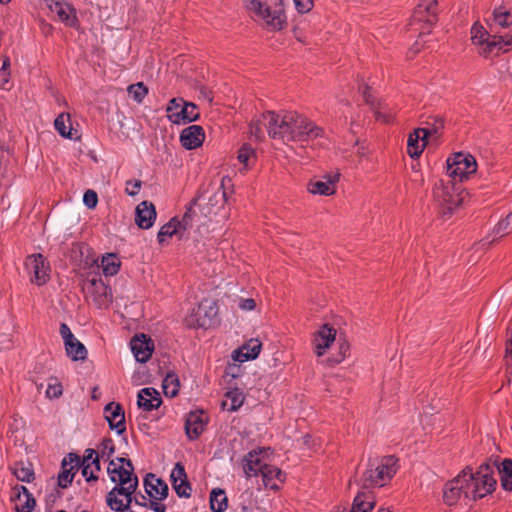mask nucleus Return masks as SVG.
I'll return each instance as SVG.
<instances>
[{"instance_id": "nucleus-1", "label": "nucleus", "mask_w": 512, "mask_h": 512, "mask_svg": "<svg viewBox=\"0 0 512 512\" xmlns=\"http://www.w3.org/2000/svg\"><path fill=\"white\" fill-rule=\"evenodd\" d=\"M268 135L283 143L308 142L323 135V129L297 112H285L283 115L267 111L262 115Z\"/></svg>"}, {"instance_id": "nucleus-2", "label": "nucleus", "mask_w": 512, "mask_h": 512, "mask_svg": "<svg viewBox=\"0 0 512 512\" xmlns=\"http://www.w3.org/2000/svg\"><path fill=\"white\" fill-rule=\"evenodd\" d=\"M285 0H244L252 17L270 30H280L286 21Z\"/></svg>"}, {"instance_id": "nucleus-3", "label": "nucleus", "mask_w": 512, "mask_h": 512, "mask_svg": "<svg viewBox=\"0 0 512 512\" xmlns=\"http://www.w3.org/2000/svg\"><path fill=\"white\" fill-rule=\"evenodd\" d=\"M471 39L478 47L479 53L485 58H492L509 51L512 47V36L489 35L487 30L479 23H474L471 28Z\"/></svg>"}, {"instance_id": "nucleus-4", "label": "nucleus", "mask_w": 512, "mask_h": 512, "mask_svg": "<svg viewBox=\"0 0 512 512\" xmlns=\"http://www.w3.org/2000/svg\"><path fill=\"white\" fill-rule=\"evenodd\" d=\"M464 469L469 470V473L465 475L466 489L468 490L466 493L469 494V499L483 498L494 491L497 481L493 476V466L483 463L475 473L469 466Z\"/></svg>"}, {"instance_id": "nucleus-5", "label": "nucleus", "mask_w": 512, "mask_h": 512, "mask_svg": "<svg viewBox=\"0 0 512 512\" xmlns=\"http://www.w3.org/2000/svg\"><path fill=\"white\" fill-rule=\"evenodd\" d=\"M398 459L392 455L384 456L380 460L369 461L368 468L363 473L361 483L363 488L382 487L390 481L397 471Z\"/></svg>"}, {"instance_id": "nucleus-6", "label": "nucleus", "mask_w": 512, "mask_h": 512, "mask_svg": "<svg viewBox=\"0 0 512 512\" xmlns=\"http://www.w3.org/2000/svg\"><path fill=\"white\" fill-rule=\"evenodd\" d=\"M434 199L441 208L443 217H449L459 207L463 200V190L460 185L452 180L444 182L441 180L434 188Z\"/></svg>"}, {"instance_id": "nucleus-7", "label": "nucleus", "mask_w": 512, "mask_h": 512, "mask_svg": "<svg viewBox=\"0 0 512 512\" xmlns=\"http://www.w3.org/2000/svg\"><path fill=\"white\" fill-rule=\"evenodd\" d=\"M218 307L212 300L205 299L193 308L185 318V323L191 328H209L216 322Z\"/></svg>"}, {"instance_id": "nucleus-8", "label": "nucleus", "mask_w": 512, "mask_h": 512, "mask_svg": "<svg viewBox=\"0 0 512 512\" xmlns=\"http://www.w3.org/2000/svg\"><path fill=\"white\" fill-rule=\"evenodd\" d=\"M477 170L475 158L462 152L455 153L447 159V175L452 181H463Z\"/></svg>"}, {"instance_id": "nucleus-9", "label": "nucleus", "mask_w": 512, "mask_h": 512, "mask_svg": "<svg viewBox=\"0 0 512 512\" xmlns=\"http://www.w3.org/2000/svg\"><path fill=\"white\" fill-rule=\"evenodd\" d=\"M168 119L175 124L190 123L199 118L197 106L183 98H173L166 108Z\"/></svg>"}, {"instance_id": "nucleus-10", "label": "nucleus", "mask_w": 512, "mask_h": 512, "mask_svg": "<svg viewBox=\"0 0 512 512\" xmlns=\"http://www.w3.org/2000/svg\"><path fill=\"white\" fill-rule=\"evenodd\" d=\"M83 290L86 298L99 309L107 308L112 302L111 289L97 275L87 280Z\"/></svg>"}, {"instance_id": "nucleus-11", "label": "nucleus", "mask_w": 512, "mask_h": 512, "mask_svg": "<svg viewBox=\"0 0 512 512\" xmlns=\"http://www.w3.org/2000/svg\"><path fill=\"white\" fill-rule=\"evenodd\" d=\"M107 473L111 481L118 486H127L138 480L131 460L124 457L109 460Z\"/></svg>"}, {"instance_id": "nucleus-12", "label": "nucleus", "mask_w": 512, "mask_h": 512, "mask_svg": "<svg viewBox=\"0 0 512 512\" xmlns=\"http://www.w3.org/2000/svg\"><path fill=\"white\" fill-rule=\"evenodd\" d=\"M468 469H463L455 478L445 483L443 487V502L448 506L457 504L461 499H469L465 480Z\"/></svg>"}, {"instance_id": "nucleus-13", "label": "nucleus", "mask_w": 512, "mask_h": 512, "mask_svg": "<svg viewBox=\"0 0 512 512\" xmlns=\"http://www.w3.org/2000/svg\"><path fill=\"white\" fill-rule=\"evenodd\" d=\"M413 18L415 21L424 22L421 34L429 31L430 27L437 21V0H422L416 7Z\"/></svg>"}, {"instance_id": "nucleus-14", "label": "nucleus", "mask_w": 512, "mask_h": 512, "mask_svg": "<svg viewBox=\"0 0 512 512\" xmlns=\"http://www.w3.org/2000/svg\"><path fill=\"white\" fill-rule=\"evenodd\" d=\"M48 9L55 13L60 22L64 25L76 28L79 24L76 9L65 0H55L50 3Z\"/></svg>"}, {"instance_id": "nucleus-15", "label": "nucleus", "mask_w": 512, "mask_h": 512, "mask_svg": "<svg viewBox=\"0 0 512 512\" xmlns=\"http://www.w3.org/2000/svg\"><path fill=\"white\" fill-rule=\"evenodd\" d=\"M26 265L34 274V278L32 279L34 283L43 285L48 281L50 268L42 254L29 256Z\"/></svg>"}, {"instance_id": "nucleus-16", "label": "nucleus", "mask_w": 512, "mask_h": 512, "mask_svg": "<svg viewBox=\"0 0 512 512\" xmlns=\"http://www.w3.org/2000/svg\"><path fill=\"white\" fill-rule=\"evenodd\" d=\"M131 350L138 362H147L154 350V344L145 334L135 335L130 342Z\"/></svg>"}, {"instance_id": "nucleus-17", "label": "nucleus", "mask_w": 512, "mask_h": 512, "mask_svg": "<svg viewBox=\"0 0 512 512\" xmlns=\"http://www.w3.org/2000/svg\"><path fill=\"white\" fill-rule=\"evenodd\" d=\"M80 465V457L74 453H69L62 460V471L58 476V485L61 488H67L73 481L74 470H77Z\"/></svg>"}, {"instance_id": "nucleus-18", "label": "nucleus", "mask_w": 512, "mask_h": 512, "mask_svg": "<svg viewBox=\"0 0 512 512\" xmlns=\"http://www.w3.org/2000/svg\"><path fill=\"white\" fill-rule=\"evenodd\" d=\"M104 414L111 429L116 430L118 434L125 432V415L120 404L108 403L104 408Z\"/></svg>"}, {"instance_id": "nucleus-19", "label": "nucleus", "mask_w": 512, "mask_h": 512, "mask_svg": "<svg viewBox=\"0 0 512 512\" xmlns=\"http://www.w3.org/2000/svg\"><path fill=\"white\" fill-rule=\"evenodd\" d=\"M431 135L430 129H415L409 134L407 141V152L410 157L417 158L427 145V137Z\"/></svg>"}, {"instance_id": "nucleus-20", "label": "nucleus", "mask_w": 512, "mask_h": 512, "mask_svg": "<svg viewBox=\"0 0 512 512\" xmlns=\"http://www.w3.org/2000/svg\"><path fill=\"white\" fill-rule=\"evenodd\" d=\"M336 330L327 324H324L315 334L313 339L314 351L318 357H321L326 349L335 341Z\"/></svg>"}, {"instance_id": "nucleus-21", "label": "nucleus", "mask_w": 512, "mask_h": 512, "mask_svg": "<svg viewBox=\"0 0 512 512\" xmlns=\"http://www.w3.org/2000/svg\"><path fill=\"white\" fill-rule=\"evenodd\" d=\"M205 139V132L199 125H191L182 130L180 142L186 149L192 150L202 145Z\"/></svg>"}, {"instance_id": "nucleus-22", "label": "nucleus", "mask_w": 512, "mask_h": 512, "mask_svg": "<svg viewBox=\"0 0 512 512\" xmlns=\"http://www.w3.org/2000/svg\"><path fill=\"white\" fill-rule=\"evenodd\" d=\"M206 419L203 411L190 412L185 422V432L190 440H196L204 431Z\"/></svg>"}, {"instance_id": "nucleus-23", "label": "nucleus", "mask_w": 512, "mask_h": 512, "mask_svg": "<svg viewBox=\"0 0 512 512\" xmlns=\"http://www.w3.org/2000/svg\"><path fill=\"white\" fill-rule=\"evenodd\" d=\"M146 493L153 499L164 500L168 496V485L154 474L149 473L144 479Z\"/></svg>"}, {"instance_id": "nucleus-24", "label": "nucleus", "mask_w": 512, "mask_h": 512, "mask_svg": "<svg viewBox=\"0 0 512 512\" xmlns=\"http://www.w3.org/2000/svg\"><path fill=\"white\" fill-rule=\"evenodd\" d=\"M156 219V210L153 203L143 201L136 207L135 222L142 229L152 227Z\"/></svg>"}, {"instance_id": "nucleus-25", "label": "nucleus", "mask_w": 512, "mask_h": 512, "mask_svg": "<svg viewBox=\"0 0 512 512\" xmlns=\"http://www.w3.org/2000/svg\"><path fill=\"white\" fill-rule=\"evenodd\" d=\"M360 89L365 103L370 106L376 119L384 123H389L393 119V114L384 111L385 107L373 97L370 92V87L363 85Z\"/></svg>"}, {"instance_id": "nucleus-26", "label": "nucleus", "mask_w": 512, "mask_h": 512, "mask_svg": "<svg viewBox=\"0 0 512 512\" xmlns=\"http://www.w3.org/2000/svg\"><path fill=\"white\" fill-rule=\"evenodd\" d=\"M162 403L159 392L154 388H143L138 392L137 404L144 411L157 409Z\"/></svg>"}, {"instance_id": "nucleus-27", "label": "nucleus", "mask_w": 512, "mask_h": 512, "mask_svg": "<svg viewBox=\"0 0 512 512\" xmlns=\"http://www.w3.org/2000/svg\"><path fill=\"white\" fill-rule=\"evenodd\" d=\"M262 453V449L252 450L247 455H245L243 459V470L247 477L257 476L259 473H262V468L267 467V464H264L260 454Z\"/></svg>"}, {"instance_id": "nucleus-28", "label": "nucleus", "mask_w": 512, "mask_h": 512, "mask_svg": "<svg viewBox=\"0 0 512 512\" xmlns=\"http://www.w3.org/2000/svg\"><path fill=\"white\" fill-rule=\"evenodd\" d=\"M262 344L257 339H251L246 344L235 350L233 359L238 362H244L257 358L260 353Z\"/></svg>"}, {"instance_id": "nucleus-29", "label": "nucleus", "mask_w": 512, "mask_h": 512, "mask_svg": "<svg viewBox=\"0 0 512 512\" xmlns=\"http://www.w3.org/2000/svg\"><path fill=\"white\" fill-rule=\"evenodd\" d=\"M339 175L329 176L325 181L315 180L308 183L307 189L312 194L330 196L336 191L335 183L338 181Z\"/></svg>"}, {"instance_id": "nucleus-30", "label": "nucleus", "mask_w": 512, "mask_h": 512, "mask_svg": "<svg viewBox=\"0 0 512 512\" xmlns=\"http://www.w3.org/2000/svg\"><path fill=\"white\" fill-rule=\"evenodd\" d=\"M261 476L264 486L272 490H278L279 483H283L285 480V475L281 469L272 465L263 467Z\"/></svg>"}, {"instance_id": "nucleus-31", "label": "nucleus", "mask_w": 512, "mask_h": 512, "mask_svg": "<svg viewBox=\"0 0 512 512\" xmlns=\"http://www.w3.org/2000/svg\"><path fill=\"white\" fill-rule=\"evenodd\" d=\"M486 23L492 31L497 27H509L512 25V10H507L502 6L496 7Z\"/></svg>"}, {"instance_id": "nucleus-32", "label": "nucleus", "mask_w": 512, "mask_h": 512, "mask_svg": "<svg viewBox=\"0 0 512 512\" xmlns=\"http://www.w3.org/2000/svg\"><path fill=\"white\" fill-rule=\"evenodd\" d=\"M244 394L242 390L235 388L225 394V399L222 401L221 406L224 410L236 411L244 402Z\"/></svg>"}, {"instance_id": "nucleus-33", "label": "nucleus", "mask_w": 512, "mask_h": 512, "mask_svg": "<svg viewBox=\"0 0 512 512\" xmlns=\"http://www.w3.org/2000/svg\"><path fill=\"white\" fill-rule=\"evenodd\" d=\"M500 475L501 486L506 491L512 490V460L504 459L500 464L496 465Z\"/></svg>"}, {"instance_id": "nucleus-34", "label": "nucleus", "mask_w": 512, "mask_h": 512, "mask_svg": "<svg viewBox=\"0 0 512 512\" xmlns=\"http://www.w3.org/2000/svg\"><path fill=\"white\" fill-rule=\"evenodd\" d=\"M11 470L13 475L22 482H31L34 479V470L29 462H16Z\"/></svg>"}, {"instance_id": "nucleus-35", "label": "nucleus", "mask_w": 512, "mask_h": 512, "mask_svg": "<svg viewBox=\"0 0 512 512\" xmlns=\"http://www.w3.org/2000/svg\"><path fill=\"white\" fill-rule=\"evenodd\" d=\"M120 264V260L116 254H107L102 257L99 267H101L105 276H114L118 273Z\"/></svg>"}, {"instance_id": "nucleus-36", "label": "nucleus", "mask_w": 512, "mask_h": 512, "mask_svg": "<svg viewBox=\"0 0 512 512\" xmlns=\"http://www.w3.org/2000/svg\"><path fill=\"white\" fill-rule=\"evenodd\" d=\"M210 507L213 512H224L227 509V497L224 490L215 488L211 491Z\"/></svg>"}, {"instance_id": "nucleus-37", "label": "nucleus", "mask_w": 512, "mask_h": 512, "mask_svg": "<svg viewBox=\"0 0 512 512\" xmlns=\"http://www.w3.org/2000/svg\"><path fill=\"white\" fill-rule=\"evenodd\" d=\"M173 235H179L182 237V234L179 231L178 220L176 218H172L168 223L160 228L157 239L159 243L162 244L166 238L172 237Z\"/></svg>"}, {"instance_id": "nucleus-38", "label": "nucleus", "mask_w": 512, "mask_h": 512, "mask_svg": "<svg viewBox=\"0 0 512 512\" xmlns=\"http://www.w3.org/2000/svg\"><path fill=\"white\" fill-rule=\"evenodd\" d=\"M130 491L126 488V486H118L112 488L106 495V503L113 511H118L121 505V499L117 496H121V494H128Z\"/></svg>"}, {"instance_id": "nucleus-39", "label": "nucleus", "mask_w": 512, "mask_h": 512, "mask_svg": "<svg viewBox=\"0 0 512 512\" xmlns=\"http://www.w3.org/2000/svg\"><path fill=\"white\" fill-rule=\"evenodd\" d=\"M65 350L73 361L85 360L87 357L86 347L76 338L71 342V346H65Z\"/></svg>"}, {"instance_id": "nucleus-40", "label": "nucleus", "mask_w": 512, "mask_h": 512, "mask_svg": "<svg viewBox=\"0 0 512 512\" xmlns=\"http://www.w3.org/2000/svg\"><path fill=\"white\" fill-rule=\"evenodd\" d=\"M179 386V379L174 373H168L162 384L164 394L169 397H175L178 394Z\"/></svg>"}, {"instance_id": "nucleus-41", "label": "nucleus", "mask_w": 512, "mask_h": 512, "mask_svg": "<svg viewBox=\"0 0 512 512\" xmlns=\"http://www.w3.org/2000/svg\"><path fill=\"white\" fill-rule=\"evenodd\" d=\"M213 190V194L208 198V206L210 212L217 213L225 205L227 197L226 192Z\"/></svg>"}, {"instance_id": "nucleus-42", "label": "nucleus", "mask_w": 512, "mask_h": 512, "mask_svg": "<svg viewBox=\"0 0 512 512\" xmlns=\"http://www.w3.org/2000/svg\"><path fill=\"white\" fill-rule=\"evenodd\" d=\"M493 233L499 237L512 233V211L495 225Z\"/></svg>"}, {"instance_id": "nucleus-43", "label": "nucleus", "mask_w": 512, "mask_h": 512, "mask_svg": "<svg viewBox=\"0 0 512 512\" xmlns=\"http://www.w3.org/2000/svg\"><path fill=\"white\" fill-rule=\"evenodd\" d=\"M66 122H70L69 115L60 114L54 122L55 129L63 137L72 139L71 127L66 125Z\"/></svg>"}, {"instance_id": "nucleus-44", "label": "nucleus", "mask_w": 512, "mask_h": 512, "mask_svg": "<svg viewBox=\"0 0 512 512\" xmlns=\"http://www.w3.org/2000/svg\"><path fill=\"white\" fill-rule=\"evenodd\" d=\"M237 158L239 162L244 165L245 168H248L255 160L256 154L255 151L249 145L244 144L239 149Z\"/></svg>"}, {"instance_id": "nucleus-45", "label": "nucleus", "mask_w": 512, "mask_h": 512, "mask_svg": "<svg viewBox=\"0 0 512 512\" xmlns=\"http://www.w3.org/2000/svg\"><path fill=\"white\" fill-rule=\"evenodd\" d=\"M100 454H98L94 449H86L83 458H80L79 467H83L85 464H92L96 471H100Z\"/></svg>"}, {"instance_id": "nucleus-46", "label": "nucleus", "mask_w": 512, "mask_h": 512, "mask_svg": "<svg viewBox=\"0 0 512 512\" xmlns=\"http://www.w3.org/2000/svg\"><path fill=\"white\" fill-rule=\"evenodd\" d=\"M127 91L138 103H141L148 94V88L143 84V82L131 84L128 86Z\"/></svg>"}, {"instance_id": "nucleus-47", "label": "nucleus", "mask_w": 512, "mask_h": 512, "mask_svg": "<svg viewBox=\"0 0 512 512\" xmlns=\"http://www.w3.org/2000/svg\"><path fill=\"white\" fill-rule=\"evenodd\" d=\"M115 452V445L111 438H104L99 446V454L102 459L109 460Z\"/></svg>"}, {"instance_id": "nucleus-48", "label": "nucleus", "mask_w": 512, "mask_h": 512, "mask_svg": "<svg viewBox=\"0 0 512 512\" xmlns=\"http://www.w3.org/2000/svg\"><path fill=\"white\" fill-rule=\"evenodd\" d=\"M21 489L23 490V493H24V496L26 498V501L24 504L20 505V506H16V510L18 512H31L35 505H36V501L35 499L31 496V494L28 492L27 488L24 487V486H21Z\"/></svg>"}, {"instance_id": "nucleus-49", "label": "nucleus", "mask_w": 512, "mask_h": 512, "mask_svg": "<svg viewBox=\"0 0 512 512\" xmlns=\"http://www.w3.org/2000/svg\"><path fill=\"white\" fill-rule=\"evenodd\" d=\"M11 70L10 66H1L0 68V88L4 90H10L12 84L10 82Z\"/></svg>"}, {"instance_id": "nucleus-50", "label": "nucleus", "mask_w": 512, "mask_h": 512, "mask_svg": "<svg viewBox=\"0 0 512 512\" xmlns=\"http://www.w3.org/2000/svg\"><path fill=\"white\" fill-rule=\"evenodd\" d=\"M173 488L175 489L177 495L179 497L188 498L191 495V486L188 481H178L176 483H172Z\"/></svg>"}, {"instance_id": "nucleus-51", "label": "nucleus", "mask_w": 512, "mask_h": 512, "mask_svg": "<svg viewBox=\"0 0 512 512\" xmlns=\"http://www.w3.org/2000/svg\"><path fill=\"white\" fill-rule=\"evenodd\" d=\"M348 351H349L348 343H346L345 341L340 343L338 356L328 358L327 362L330 365H334V364L340 363L347 356Z\"/></svg>"}, {"instance_id": "nucleus-52", "label": "nucleus", "mask_w": 512, "mask_h": 512, "mask_svg": "<svg viewBox=\"0 0 512 512\" xmlns=\"http://www.w3.org/2000/svg\"><path fill=\"white\" fill-rule=\"evenodd\" d=\"M171 480H172V483H176L178 481H187V476H186L184 466L181 465L180 463H177L175 465L174 469L172 470Z\"/></svg>"}, {"instance_id": "nucleus-53", "label": "nucleus", "mask_w": 512, "mask_h": 512, "mask_svg": "<svg viewBox=\"0 0 512 512\" xmlns=\"http://www.w3.org/2000/svg\"><path fill=\"white\" fill-rule=\"evenodd\" d=\"M84 204L89 208L93 209L98 203V196L94 190H87L83 196Z\"/></svg>"}, {"instance_id": "nucleus-54", "label": "nucleus", "mask_w": 512, "mask_h": 512, "mask_svg": "<svg viewBox=\"0 0 512 512\" xmlns=\"http://www.w3.org/2000/svg\"><path fill=\"white\" fill-rule=\"evenodd\" d=\"M60 334L64 340L65 346H71V342L75 340V336L73 335L67 324L62 323L60 325Z\"/></svg>"}, {"instance_id": "nucleus-55", "label": "nucleus", "mask_w": 512, "mask_h": 512, "mask_svg": "<svg viewBox=\"0 0 512 512\" xmlns=\"http://www.w3.org/2000/svg\"><path fill=\"white\" fill-rule=\"evenodd\" d=\"M48 398H58L62 395V385L58 382L49 383L46 389Z\"/></svg>"}, {"instance_id": "nucleus-56", "label": "nucleus", "mask_w": 512, "mask_h": 512, "mask_svg": "<svg viewBox=\"0 0 512 512\" xmlns=\"http://www.w3.org/2000/svg\"><path fill=\"white\" fill-rule=\"evenodd\" d=\"M96 470L94 468V465L92 464H85L82 467V475L86 478L87 482L91 481H97L98 476L96 475Z\"/></svg>"}, {"instance_id": "nucleus-57", "label": "nucleus", "mask_w": 512, "mask_h": 512, "mask_svg": "<svg viewBox=\"0 0 512 512\" xmlns=\"http://www.w3.org/2000/svg\"><path fill=\"white\" fill-rule=\"evenodd\" d=\"M296 10L299 13H307L313 8V0H293Z\"/></svg>"}, {"instance_id": "nucleus-58", "label": "nucleus", "mask_w": 512, "mask_h": 512, "mask_svg": "<svg viewBox=\"0 0 512 512\" xmlns=\"http://www.w3.org/2000/svg\"><path fill=\"white\" fill-rule=\"evenodd\" d=\"M140 180H128L126 182V193L131 196H135L141 188Z\"/></svg>"}, {"instance_id": "nucleus-59", "label": "nucleus", "mask_w": 512, "mask_h": 512, "mask_svg": "<svg viewBox=\"0 0 512 512\" xmlns=\"http://www.w3.org/2000/svg\"><path fill=\"white\" fill-rule=\"evenodd\" d=\"M262 123L264 124V120L263 121H260V120L253 121L250 124V134L252 136H254L256 139H261L264 135L262 127H261Z\"/></svg>"}, {"instance_id": "nucleus-60", "label": "nucleus", "mask_w": 512, "mask_h": 512, "mask_svg": "<svg viewBox=\"0 0 512 512\" xmlns=\"http://www.w3.org/2000/svg\"><path fill=\"white\" fill-rule=\"evenodd\" d=\"M192 209L189 208L188 211L183 215L182 219L178 221L179 224V231L182 233L185 231L189 226H191V216Z\"/></svg>"}, {"instance_id": "nucleus-61", "label": "nucleus", "mask_w": 512, "mask_h": 512, "mask_svg": "<svg viewBox=\"0 0 512 512\" xmlns=\"http://www.w3.org/2000/svg\"><path fill=\"white\" fill-rule=\"evenodd\" d=\"M232 186V180L229 176H223L220 180L219 185H216L214 189L220 192H226L228 195V189Z\"/></svg>"}, {"instance_id": "nucleus-62", "label": "nucleus", "mask_w": 512, "mask_h": 512, "mask_svg": "<svg viewBox=\"0 0 512 512\" xmlns=\"http://www.w3.org/2000/svg\"><path fill=\"white\" fill-rule=\"evenodd\" d=\"M138 487V480L134 481L133 483L126 486L128 491H130L128 494H121V496H124L126 498L127 503H132L135 498H133V494L137 490Z\"/></svg>"}, {"instance_id": "nucleus-63", "label": "nucleus", "mask_w": 512, "mask_h": 512, "mask_svg": "<svg viewBox=\"0 0 512 512\" xmlns=\"http://www.w3.org/2000/svg\"><path fill=\"white\" fill-rule=\"evenodd\" d=\"M256 303L252 298L240 299L239 307L245 311H251L255 308Z\"/></svg>"}, {"instance_id": "nucleus-64", "label": "nucleus", "mask_w": 512, "mask_h": 512, "mask_svg": "<svg viewBox=\"0 0 512 512\" xmlns=\"http://www.w3.org/2000/svg\"><path fill=\"white\" fill-rule=\"evenodd\" d=\"M146 507L152 509L155 512H166V506L155 501H150Z\"/></svg>"}]
</instances>
